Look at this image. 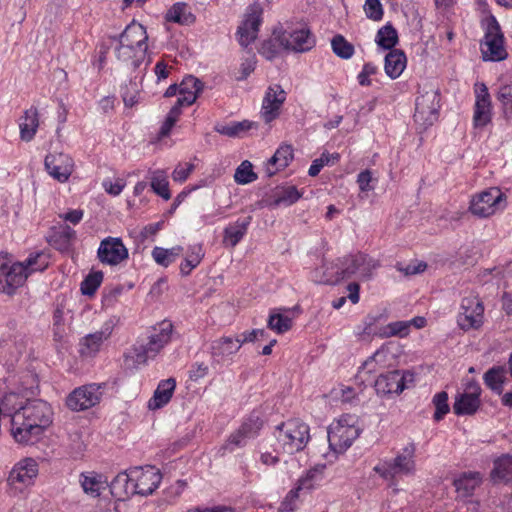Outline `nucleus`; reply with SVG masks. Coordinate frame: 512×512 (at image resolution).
Returning a JSON list of instances; mask_svg holds the SVG:
<instances>
[{"mask_svg":"<svg viewBox=\"0 0 512 512\" xmlns=\"http://www.w3.org/2000/svg\"><path fill=\"white\" fill-rule=\"evenodd\" d=\"M491 477L494 480L512 481V455H504L494 462Z\"/></svg>","mask_w":512,"mask_h":512,"instance_id":"obj_50","label":"nucleus"},{"mask_svg":"<svg viewBox=\"0 0 512 512\" xmlns=\"http://www.w3.org/2000/svg\"><path fill=\"white\" fill-rule=\"evenodd\" d=\"M204 257L201 245H193L188 249V254L184 261L180 264V272L182 275H189L202 261Z\"/></svg>","mask_w":512,"mask_h":512,"instance_id":"obj_48","label":"nucleus"},{"mask_svg":"<svg viewBox=\"0 0 512 512\" xmlns=\"http://www.w3.org/2000/svg\"><path fill=\"white\" fill-rule=\"evenodd\" d=\"M293 314L287 309H274L270 312L267 325L268 328L277 334L287 332L293 324Z\"/></svg>","mask_w":512,"mask_h":512,"instance_id":"obj_36","label":"nucleus"},{"mask_svg":"<svg viewBox=\"0 0 512 512\" xmlns=\"http://www.w3.org/2000/svg\"><path fill=\"white\" fill-rule=\"evenodd\" d=\"M263 7L259 3H253L246 9L244 19L241 26L248 27L249 30H255V37L257 38L259 28L262 24Z\"/></svg>","mask_w":512,"mask_h":512,"instance_id":"obj_45","label":"nucleus"},{"mask_svg":"<svg viewBox=\"0 0 512 512\" xmlns=\"http://www.w3.org/2000/svg\"><path fill=\"white\" fill-rule=\"evenodd\" d=\"M103 281V273L100 271L90 273L81 283V292L84 295L92 296Z\"/></svg>","mask_w":512,"mask_h":512,"instance_id":"obj_55","label":"nucleus"},{"mask_svg":"<svg viewBox=\"0 0 512 512\" xmlns=\"http://www.w3.org/2000/svg\"><path fill=\"white\" fill-rule=\"evenodd\" d=\"M173 325L170 321H163L154 327L146 345H143L150 356L156 357L157 354L170 343L172 338Z\"/></svg>","mask_w":512,"mask_h":512,"instance_id":"obj_25","label":"nucleus"},{"mask_svg":"<svg viewBox=\"0 0 512 512\" xmlns=\"http://www.w3.org/2000/svg\"><path fill=\"white\" fill-rule=\"evenodd\" d=\"M182 252V246H174L172 248H163L156 246L153 248L151 255L153 260L158 265L168 267L170 264L175 262V260L181 255Z\"/></svg>","mask_w":512,"mask_h":512,"instance_id":"obj_43","label":"nucleus"},{"mask_svg":"<svg viewBox=\"0 0 512 512\" xmlns=\"http://www.w3.org/2000/svg\"><path fill=\"white\" fill-rule=\"evenodd\" d=\"M389 350L382 346L376 350L370 357H368L358 370V378L361 382L369 380L370 376L381 369L385 368L388 362Z\"/></svg>","mask_w":512,"mask_h":512,"instance_id":"obj_26","label":"nucleus"},{"mask_svg":"<svg viewBox=\"0 0 512 512\" xmlns=\"http://www.w3.org/2000/svg\"><path fill=\"white\" fill-rule=\"evenodd\" d=\"M39 128V113L37 108L30 107L19 118L20 139L30 142Z\"/></svg>","mask_w":512,"mask_h":512,"instance_id":"obj_31","label":"nucleus"},{"mask_svg":"<svg viewBox=\"0 0 512 512\" xmlns=\"http://www.w3.org/2000/svg\"><path fill=\"white\" fill-rule=\"evenodd\" d=\"M150 187L152 191L164 200L171 198L168 175L163 169L149 171Z\"/></svg>","mask_w":512,"mask_h":512,"instance_id":"obj_40","label":"nucleus"},{"mask_svg":"<svg viewBox=\"0 0 512 512\" xmlns=\"http://www.w3.org/2000/svg\"><path fill=\"white\" fill-rule=\"evenodd\" d=\"M263 7L259 3H253L246 9L244 19L241 26L248 27L249 30H255V37L257 38L259 28L262 24Z\"/></svg>","mask_w":512,"mask_h":512,"instance_id":"obj_46","label":"nucleus"},{"mask_svg":"<svg viewBox=\"0 0 512 512\" xmlns=\"http://www.w3.org/2000/svg\"><path fill=\"white\" fill-rule=\"evenodd\" d=\"M302 196L295 186H288L282 188L275 195L274 203L278 206H290L297 202Z\"/></svg>","mask_w":512,"mask_h":512,"instance_id":"obj_53","label":"nucleus"},{"mask_svg":"<svg viewBox=\"0 0 512 512\" xmlns=\"http://www.w3.org/2000/svg\"><path fill=\"white\" fill-rule=\"evenodd\" d=\"M118 321L117 317H110L102 324L99 330L84 336L79 343L80 354L85 357L97 355L104 342L111 337Z\"/></svg>","mask_w":512,"mask_h":512,"instance_id":"obj_11","label":"nucleus"},{"mask_svg":"<svg viewBox=\"0 0 512 512\" xmlns=\"http://www.w3.org/2000/svg\"><path fill=\"white\" fill-rule=\"evenodd\" d=\"M407 66V58L402 50L389 51L384 58V71L390 79L399 78Z\"/></svg>","mask_w":512,"mask_h":512,"instance_id":"obj_33","label":"nucleus"},{"mask_svg":"<svg viewBox=\"0 0 512 512\" xmlns=\"http://www.w3.org/2000/svg\"><path fill=\"white\" fill-rule=\"evenodd\" d=\"M480 49L484 61L498 62L507 58L508 53L504 46V36L494 17L487 21Z\"/></svg>","mask_w":512,"mask_h":512,"instance_id":"obj_7","label":"nucleus"},{"mask_svg":"<svg viewBox=\"0 0 512 512\" xmlns=\"http://www.w3.org/2000/svg\"><path fill=\"white\" fill-rule=\"evenodd\" d=\"M97 257L102 264L117 266L129 257V252L119 237H106L98 247Z\"/></svg>","mask_w":512,"mask_h":512,"instance_id":"obj_18","label":"nucleus"},{"mask_svg":"<svg viewBox=\"0 0 512 512\" xmlns=\"http://www.w3.org/2000/svg\"><path fill=\"white\" fill-rule=\"evenodd\" d=\"M257 179L253 166L248 160L243 161L235 170L234 180L237 184L246 185Z\"/></svg>","mask_w":512,"mask_h":512,"instance_id":"obj_54","label":"nucleus"},{"mask_svg":"<svg viewBox=\"0 0 512 512\" xmlns=\"http://www.w3.org/2000/svg\"><path fill=\"white\" fill-rule=\"evenodd\" d=\"M38 475V464L33 458H24L17 462L7 478L8 493L17 496L34 483Z\"/></svg>","mask_w":512,"mask_h":512,"instance_id":"obj_9","label":"nucleus"},{"mask_svg":"<svg viewBox=\"0 0 512 512\" xmlns=\"http://www.w3.org/2000/svg\"><path fill=\"white\" fill-rule=\"evenodd\" d=\"M333 52L342 59H350L354 55V46L342 35H336L331 40Z\"/></svg>","mask_w":512,"mask_h":512,"instance_id":"obj_52","label":"nucleus"},{"mask_svg":"<svg viewBox=\"0 0 512 512\" xmlns=\"http://www.w3.org/2000/svg\"><path fill=\"white\" fill-rule=\"evenodd\" d=\"M460 310L457 322L462 330L477 329L482 325L484 308L478 297L473 295L464 297Z\"/></svg>","mask_w":512,"mask_h":512,"instance_id":"obj_15","label":"nucleus"},{"mask_svg":"<svg viewBox=\"0 0 512 512\" xmlns=\"http://www.w3.org/2000/svg\"><path fill=\"white\" fill-rule=\"evenodd\" d=\"M130 476L132 477L135 495L140 496L153 494L162 480L160 470L150 465L130 468Z\"/></svg>","mask_w":512,"mask_h":512,"instance_id":"obj_12","label":"nucleus"},{"mask_svg":"<svg viewBox=\"0 0 512 512\" xmlns=\"http://www.w3.org/2000/svg\"><path fill=\"white\" fill-rule=\"evenodd\" d=\"M407 378L412 380V375L409 373H401L400 371L381 374L375 380V391L380 396L399 394L406 388Z\"/></svg>","mask_w":512,"mask_h":512,"instance_id":"obj_23","label":"nucleus"},{"mask_svg":"<svg viewBox=\"0 0 512 512\" xmlns=\"http://www.w3.org/2000/svg\"><path fill=\"white\" fill-rule=\"evenodd\" d=\"M485 385L497 395H501L506 380V369L503 366H494L488 369L483 376Z\"/></svg>","mask_w":512,"mask_h":512,"instance_id":"obj_42","label":"nucleus"},{"mask_svg":"<svg viewBox=\"0 0 512 512\" xmlns=\"http://www.w3.org/2000/svg\"><path fill=\"white\" fill-rule=\"evenodd\" d=\"M155 358L150 356V352L143 346L134 347L124 356V364L129 369H137L145 365L149 359Z\"/></svg>","mask_w":512,"mask_h":512,"instance_id":"obj_44","label":"nucleus"},{"mask_svg":"<svg viewBox=\"0 0 512 512\" xmlns=\"http://www.w3.org/2000/svg\"><path fill=\"white\" fill-rule=\"evenodd\" d=\"M364 11L368 18L378 21L383 17V8L379 0H366Z\"/></svg>","mask_w":512,"mask_h":512,"instance_id":"obj_58","label":"nucleus"},{"mask_svg":"<svg viewBox=\"0 0 512 512\" xmlns=\"http://www.w3.org/2000/svg\"><path fill=\"white\" fill-rule=\"evenodd\" d=\"M263 424L264 420L261 413L259 411H253L242 423L240 428L230 436V444L236 446L248 445L251 439L258 436Z\"/></svg>","mask_w":512,"mask_h":512,"instance_id":"obj_21","label":"nucleus"},{"mask_svg":"<svg viewBox=\"0 0 512 512\" xmlns=\"http://www.w3.org/2000/svg\"><path fill=\"white\" fill-rule=\"evenodd\" d=\"M194 170L192 163H179L172 172V179L175 182L183 183Z\"/></svg>","mask_w":512,"mask_h":512,"instance_id":"obj_61","label":"nucleus"},{"mask_svg":"<svg viewBox=\"0 0 512 512\" xmlns=\"http://www.w3.org/2000/svg\"><path fill=\"white\" fill-rule=\"evenodd\" d=\"M45 168L51 177L65 183L73 172L74 161L68 154L51 153L45 157Z\"/></svg>","mask_w":512,"mask_h":512,"instance_id":"obj_22","label":"nucleus"},{"mask_svg":"<svg viewBox=\"0 0 512 512\" xmlns=\"http://www.w3.org/2000/svg\"><path fill=\"white\" fill-rule=\"evenodd\" d=\"M481 387L475 382L467 383L463 393L458 394L453 405L454 413L457 415H472L480 407Z\"/></svg>","mask_w":512,"mask_h":512,"instance_id":"obj_20","label":"nucleus"},{"mask_svg":"<svg viewBox=\"0 0 512 512\" xmlns=\"http://www.w3.org/2000/svg\"><path fill=\"white\" fill-rule=\"evenodd\" d=\"M176 382L173 378L160 381L152 398L148 401V408L150 410L160 409L170 401Z\"/></svg>","mask_w":512,"mask_h":512,"instance_id":"obj_34","label":"nucleus"},{"mask_svg":"<svg viewBox=\"0 0 512 512\" xmlns=\"http://www.w3.org/2000/svg\"><path fill=\"white\" fill-rule=\"evenodd\" d=\"M236 35H237L239 44L243 47L249 46L256 39L255 30H253V29L249 30L248 27L241 26V25H239Z\"/></svg>","mask_w":512,"mask_h":512,"instance_id":"obj_63","label":"nucleus"},{"mask_svg":"<svg viewBox=\"0 0 512 512\" xmlns=\"http://www.w3.org/2000/svg\"><path fill=\"white\" fill-rule=\"evenodd\" d=\"M81 485L83 487V490L86 493H89L93 496H99L100 495V489H101V481L97 475H81Z\"/></svg>","mask_w":512,"mask_h":512,"instance_id":"obj_57","label":"nucleus"},{"mask_svg":"<svg viewBox=\"0 0 512 512\" xmlns=\"http://www.w3.org/2000/svg\"><path fill=\"white\" fill-rule=\"evenodd\" d=\"M202 90V83L194 76L185 77L179 85V96L177 102L179 105H192Z\"/></svg>","mask_w":512,"mask_h":512,"instance_id":"obj_32","label":"nucleus"},{"mask_svg":"<svg viewBox=\"0 0 512 512\" xmlns=\"http://www.w3.org/2000/svg\"><path fill=\"white\" fill-rule=\"evenodd\" d=\"M440 94L437 89L430 88L417 97L414 120L424 128L431 126L438 119Z\"/></svg>","mask_w":512,"mask_h":512,"instance_id":"obj_10","label":"nucleus"},{"mask_svg":"<svg viewBox=\"0 0 512 512\" xmlns=\"http://www.w3.org/2000/svg\"><path fill=\"white\" fill-rule=\"evenodd\" d=\"M375 42L383 49L393 50L392 48L398 43L397 30L390 23L385 24L378 30Z\"/></svg>","mask_w":512,"mask_h":512,"instance_id":"obj_47","label":"nucleus"},{"mask_svg":"<svg viewBox=\"0 0 512 512\" xmlns=\"http://www.w3.org/2000/svg\"><path fill=\"white\" fill-rule=\"evenodd\" d=\"M251 217L239 218L229 223L223 232V244L226 247H235L246 235L251 223Z\"/></svg>","mask_w":512,"mask_h":512,"instance_id":"obj_30","label":"nucleus"},{"mask_svg":"<svg viewBox=\"0 0 512 512\" xmlns=\"http://www.w3.org/2000/svg\"><path fill=\"white\" fill-rule=\"evenodd\" d=\"M281 40L279 29L274 30L271 38L262 44L260 54L267 60L274 59L281 51L286 50Z\"/></svg>","mask_w":512,"mask_h":512,"instance_id":"obj_49","label":"nucleus"},{"mask_svg":"<svg viewBox=\"0 0 512 512\" xmlns=\"http://www.w3.org/2000/svg\"><path fill=\"white\" fill-rule=\"evenodd\" d=\"M282 44L288 51L304 53L310 51L316 44V40L310 29L301 25L292 30L279 29Z\"/></svg>","mask_w":512,"mask_h":512,"instance_id":"obj_14","label":"nucleus"},{"mask_svg":"<svg viewBox=\"0 0 512 512\" xmlns=\"http://www.w3.org/2000/svg\"><path fill=\"white\" fill-rule=\"evenodd\" d=\"M326 468V464H317L311 468L304 477L298 480L295 488L291 489L281 502L278 512H294L297 508V500L301 490H312L314 481L321 475Z\"/></svg>","mask_w":512,"mask_h":512,"instance_id":"obj_16","label":"nucleus"},{"mask_svg":"<svg viewBox=\"0 0 512 512\" xmlns=\"http://www.w3.org/2000/svg\"><path fill=\"white\" fill-rule=\"evenodd\" d=\"M414 460L412 453L408 455H398L391 463L382 466H376L374 470L383 478L388 479L395 474H408L414 470Z\"/></svg>","mask_w":512,"mask_h":512,"instance_id":"obj_28","label":"nucleus"},{"mask_svg":"<svg viewBox=\"0 0 512 512\" xmlns=\"http://www.w3.org/2000/svg\"><path fill=\"white\" fill-rule=\"evenodd\" d=\"M76 238V232L68 225L54 228L50 235V243L59 250H68Z\"/></svg>","mask_w":512,"mask_h":512,"instance_id":"obj_41","label":"nucleus"},{"mask_svg":"<svg viewBox=\"0 0 512 512\" xmlns=\"http://www.w3.org/2000/svg\"><path fill=\"white\" fill-rule=\"evenodd\" d=\"M410 333L408 321H394L387 325L377 328L375 326V318H369L365 320L364 326L361 331L357 332V335L361 339L367 337L378 336L381 338L389 337H400L404 338Z\"/></svg>","mask_w":512,"mask_h":512,"instance_id":"obj_17","label":"nucleus"},{"mask_svg":"<svg viewBox=\"0 0 512 512\" xmlns=\"http://www.w3.org/2000/svg\"><path fill=\"white\" fill-rule=\"evenodd\" d=\"M475 104L473 124L475 128H484L492 120V101L486 84L478 82L474 85Z\"/></svg>","mask_w":512,"mask_h":512,"instance_id":"obj_19","label":"nucleus"},{"mask_svg":"<svg viewBox=\"0 0 512 512\" xmlns=\"http://www.w3.org/2000/svg\"><path fill=\"white\" fill-rule=\"evenodd\" d=\"M103 189L112 196H118L122 193L126 186L124 179L118 178L114 182L111 179H104L102 182Z\"/></svg>","mask_w":512,"mask_h":512,"instance_id":"obj_62","label":"nucleus"},{"mask_svg":"<svg viewBox=\"0 0 512 512\" xmlns=\"http://www.w3.org/2000/svg\"><path fill=\"white\" fill-rule=\"evenodd\" d=\"M243 345V341L239 338L232 337H223L214 341L211 345V356L213 362H223L232 355L236 354L241 346Z\"/></svg>","mask_w":512,"mask_h":512,"instance_id":"obj_27","label":"nucleus"},{"mask_svg":"<svg viewBox=\"0 0 512 512\" xmlns=\"http://www.w3.org/2000/svg\"><path fill=\"white\" fill-rule=\"evenodd\" d=\"M361 431L357 415H341L328 426V448H349L360 436Z\"/></svg>","mask_w":512,"mask_h":512,"instance_id":"obj_5","label":"nucleus"},{"mask_svg":"<svg viewBox=\"0 0 512 512\" xmlns=\"http://www.w3.org/2000/svg\"><path fill=\"white\" fill-rule=\"evenodd\" d=\"M293 156V148L291 145L282 144L279 146V148L267 163V174L272 176L278 171L285 169L293 160Z\"/></svg>","mask_w":512,"mask_h":512,"instance_id":"obj_35","label":"nucleus"},{"mask_svg":"<svg viewBox=\"0 0 512 512\" xmlns=\"http://www.w3.org/2000/svg\"><path fill=\"white\" fill-rule=\"evenodd\" d=\"M146 28L135 21L126 26L118 37L115 55L119 61L138 67L145 59L148 49Z\"/></svg>","mask_w":512,"mask_h":512,"instance_id":"obj_4","label":"nucleus"},{"mask_svg":"<svg viewBox=\"0 0 512 512\" xmlns=\"http://www.w3.org/2000/svg\"><path fill=\"white\" fill-rule=\"evenodd\" d=\"M373 181L372 173L370 170H364L357 176V183L361 192H369L374 189L371 185Z\"/></svg>","mask_w":512,"mask_h":512,"instance_id":"obj_64","label":"nucleus"},{"mask_svg":"<svg viewBox=\"0 0 512 512\" xmlns=\"http://www.w3.org/2000/svg\"><path fill=\"white\" fill-rule=\"evenodd\" d=\"M24 352L22 342H16L12 339H4L0 341V359L8 368L12 367Z\"/></svg>","mask_w":512,"mask_h":512,"instance_id":"obj_37","label":"nucleus"},{"mask_svg":"<svg viewBox=\"0 0 512 512\" xmlns=\"http://www.w3.org/2000/svg\"><path fill=\"white\" fill-rule=\"evenodd\" d=\"M165 19L168 22L180 25H191L195 22L196 18L186 3L177 2L167 11Z\"/></svg>","mask_w":512,"mask_h":512,"instance_id":"obj_39","label":"nucleus"},{"mask_svg":"<svg viewBox=\"0 0 512 512\" xmlns=\"http://www.w3.org/2000/svg\"><path fill=\"white\" fill-rule=\"evenodd\" d=\"M435 406L434 419L440 421L449 412L448 395L446 392H439L433 397Z\"/></svg>","mask_w":512,"mask_h":512,"instance_id":"obj_56","label":"nucleus"},{"mask_svg":"<svg viewBox=\"0 0 512 512\" xmlns=\"http://www.w3.org/2000/svg\"><path fill=\"white\" fill-rule=\"evenodd\" d=\"M496 98L500 102L504 114L508 118H512V84H501L498 87Z\"/></svg>","mask_w":512,"mask_h":512,"instance_id":"obj_51","label":"nucleus"},{"mask_svg":"<svg viewBox=\"0 0 512 512\" xmlns=\"http://www.w3.org/2000/svg\"><path fill=\"white\" fill-rule=\"evenodd\" d=\"M48 264V257L43 252L31 254L24 262H15L12 255L0 253V292L13 294L31 273L43 271Z\"/></svg>","mask_w":512,"mask_h":512,"instance_id":"obj_3","label":"nucleus"},{"mask_svg":"<svg viewBox=\"0 0 512 512\" xmlns=\"http://www.w3.org/2000/svg\"><path fill=\"white\" fill-rule=\"evenodd\" d=\"M378 72V67L373 63H365L362 70L357 75L358 83L361 86H370L372 84L371 76Z\"/></svg>","mask_w":512,"mask_h":512,"instance_id":"obj_59","label":"nucleus"},{"mask_svg":"<svg viewBox=\"0 0 512 512\" xmlns=\"http://www.w3.org/2000/svg\"><path fill=\"white\" fill-rule=\"evenodd\" d=\"M111 494L118 500H126L135 495L130 469L119 472L111 481Z\"/></svg>","mask_w":512,"mask_h":512,"instance_id":"obj_29","label":"nucleus"},{"mask_svg":"<svg viewBox=\"0 0 512 512\" xmlns=\"http://www.w3.org/2000/svg\"><path fill=\"white\" fill-rule=\"evenodd\" d=\"M482 477L479 472L463 473L454 480V486L458 496L466 498L473 494L476 487L480 485Z\"/></svg>","mask_w":512,"mask_h":512,"instance_id":"obj_38","label":"nucleus"},{"mask_svg":"<svg viewBox=\"0 0 512 512\" xmlns=\"http://www.w3.org/2000/svg\"><path fill=\"white\" fill-rule=\"evenodd\" d=\"M186 487L187 482L181 479L177 480L174 484L169 486L164 491L167 502L174 503L181 496Z\"/></svg>","mask_w":512,"mask_h":512,"instance_id":"obj_60","label":"nucleus"},{"mask_svg":"<svg viewBox=\"0 0 512 512\" xmlns=\"http://www.w3.org/2000/svg\"><path fill=\"white\" fill-rule=\"evenodd\" d=\"M275 437L281 446L305 448L310 440V428L300 419H289L276 426Z\"/></svg>","mask_w":512,"mask_h":512,"instance_id":"obj_8","label":"nucleus"},{"mask_svg":"<svg viewBox=\"0 0 512 512\" xmlns=\"http://www.w3.org/2000/svg\"><path fill=\"white\" fill-rule=\"evenodd\" d=\"M285 100L286 92L280 85L268 87L261 108V117L266 123H270L279 116L280 109Z\"/></svg>","mask_w":512,"mask_h":512,"instance_id":"obj_24","label":"nucleus"},{"mask_svg":"<svg viewBox=\"0 0 512 512\" xmlns=\"http://www.w3.org/2000/svg\"><path fill=\"white\" fill-rule=\"evenodd\" d=\"M506 206L505 192L498 187H490L472 196L469 211L479 218H488L502 212Z\"/></svg>","mask_w":512,"mask_h":512,"instance_id":"obj_6","label":"nucleus"},{"mask_svg":"<svg viewBox=\"0 0 512 512\" xmlns=\"http://www.w3.org/2000/svg\"><path fill=\"white\" fill-rule=\"evenodd\" d=\"M103 396L99 384H87L74 389L67 397L66 404L73 411H83L97 405Z\"/></svg>","mask_w":512,"mask_h":512,"instance_id":"obj_13","label":"nucleus"},{"mask_svg":"<svg viewBox=\"0 0 512 512\" xmlns=\"http://www.w3.org/2000/svg\"><path fill=\"white\" fill-rule=\"evenodd\" d=\"M53 411L51 406L39 399H28L25 406L13 416L11 434L16 442L34 445L43 431L52 423Z\"/></svg>","mask_w":512,"mask_h":512,"instance_id":"obj_1","label":"nucleus"},{"mask_svg":"<svg viewBox=\"0 0 512 512\" xmlns=\"http://www.w3.org/2000/svg\"><path fill=\"white\" fill-rule=\"evenodd\" d=\"M378 262L368 255L357 252L337 259L336 263L324 264L313 272V281L321 284H337L341 280L355 278L367 280L377 269Z\"/></svg>","mask_w":512,"mask_h":512,"instance_id":"obj_2","label":"nucleus"}]
</instances>
